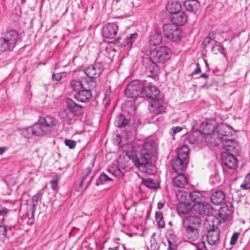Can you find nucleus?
Segmentation results:
<instances>
[{"label": "nucleus", "mask_w": 250, "mask_h": 250, "mask_svg": "<svg viewBox=\"0 0 250 250\" xmlns=\"http://www.w3.org/2000/svg\"><path fill=\"white\" fill-rule=\"evenodd\" d=\"M21 41V38L18 31L14 29L7 30L3 36L0 37V52L13 51Z\"/></svg>", "instance_id": "f257e3e1"}, {"label": "nucleus", "mask_w": 250, "mask_h": 250, "mask_svg": "<svg viewBox=\"0 0 250 250\" xmlns=\"http://www.w3.org/2000/svg\"><path fill=\"white\" fill-rule=\"evenodd\" d=\"M189 153V149L187 146H183L180 148L177 156L171 161V165L174 171L181 172L186 168Z\"/></svg>", "instance_id": "f03ea898"}, {"label": "nucleus", "mask_w": 250, "mask_h": 250, "mask_svg": "<svg viewBox=\"0 0 250 250\" xmlns=\"http://www.w3.org/2000/svg\"><path fill=\"white\" fill-rule=\"evenodd\" d=\"M152 146L149 143H145L143 148L133 157L135 166L138 167H146L151 159Z\"/></svg>", "instance_id": "7ed1b4c3"}, {"label": "nucleus", "mask_w": 250, "mask_h": 250, "mask_svg": "<svg viewBox=\"0 0 250 250\" xmlns=\"http://www.w3.org/2000/svg\"><path fill=\"white\" fill-rule=\"evenodd\" d=\"M170 49L164 46L156 47L150 53V57L154 61L159 63H165L170 58Z\"/></svg>", "instance_id": "20e7f679"}, {"label": "nucleus", "mask_w": 250, "mask_h": 250, "mask_svg": "<svg viewBox=\"0 0 250 250\" xmlns=\"http://www.w3.org/2000/svg\"><path fill=\"white\" fill-rule=\"evenodd\" d=\"M164 37L173 42H178L181 40L182 31L176 25L172 23L165 24L163 27Z\"/></svg>", "instance_id": "39448f33"}, {"label": "nucleus", "mask_w": 250, "mask_h": 250, "mask_svg": "<svg viewBox=\"0 0 250 250\" xmlns=\"http://www.w3.org/2000/svg\"><path fill=\"white\" fill-rule=\"evenodd\" d=\"M97 83L95 81L90 80L86 88H82L78 90L74 95L75 99L78 102L87 103L92 98V90L96 87Z\"/></svg>", "instance_id": "423d86ee"}, {"label": "nucleus", "mask_w": 250, "mask_h": 250, "mask_svg": "<svg viewBox=\"0 0 250 250\" xmlns=\"http://www.w3.org/2000/svg\"><path fill=\"white\" fill-rule=\"evenodd\" d=\"M143 83L138 80L131 82L125 90V96L128 98H136L142 95Z\"/></svg>", "instance_id": "0eeeda50"}, {"label": "nucleus", "mask_w": 250, "mask_h": 250, "mask_svg": "<svg viewBox=\"0 0 250 250\" xmlns=\"http://www.w3.org/2000/svg\"><path fill=\"white\" fill-rule=\"evenodd\" d=\"M221 131V130H220ZM228 135L225 133L219 132L218 139L222 143V147L224 149L231 152L237 153L239 150V146L238 144L232 139H227Z\"/></svg>", "instance_id": "6e6552de"}, {"label": "nucleus", "mask_w": 250, "mask_h": 250, "mask_svg": "<svg viewBox=\"0 0 250 250\" xmlns=\"http://www.w3.org/2000/svg\"><path fill=\"white\" fill-rule=\"evenodd\" d=\"M142 62L148 77H153L157 75L159 69L156 62L152 60L150 57H146L143 58Z\"/></svg>", "instance_id": "1a4fd4ad"}, {"label": "nucleus", "mask_w": 250, "mask_h": 250, "mask_svg": "<svg viewBox=\"0 0 250 250\" xmlns=\"http://www.w3.org/2000/svg\"><path fill=\"white\" fill-rule=\"evenodd\" d=\"M192 208L197 214L204 216L210 215L213 211L211 205L205 201L202 202L199 204H194L192 206Z\"/></svg>", "instance_id": "9d476101"}, {"label": "nucleus", "mask_w": 250, "mask_h": 250, "mask_svg": "<svg viewBox=\"0 0 250 250\" xmlns=\"http://www.w3.org/2000/svg\"><path fill=\"white\" fill-rule=\"evenodd\" d=\"M138 34L135 33L128 36L119 37L114 41V43L119 46L129 48L132 46Z\"/></svg>", "instance_id": "9b49d317"}, {"label": "nucleus", "mask_w": 250, "mask_h": 250, "mask_svg": "<svg viewBox=\"0 0 250 250\" xmlns=\"http://www.w3.org/2000/svg\"><path fill=\"white\" fill-rule=\"evenodd\" d=\"M148 109L150 112L155 114H159L165 111L166 106L164 100L161 98L152 99L148 106Z\"/></svg>", "instance_id": "f8f14e48"}, {"label": "nucleus", "mask_w": 250, "mask_h": 250, "mask_svg": "<svg viewBox=\"0 0 250 250\" xmlns=\"http://www.w3.org/2000/svg\"><path fill=\"white\" fill-rule=\"evenodd\" d=\"M118 29V26L116 23H107L103 27V36L105 38L112 39L117 35Z\"/></svg>", "instance_id": "ddd939ff"}, {"label": "nucleus", "mask_w": 250, "mask_h": 250, "mask_svg": "<svg viewBox=\"0 0 250 250\" xmlns=\"http://www.w3.org/2000/svg\"><path fill=\"white\" fill-rule=\"evenodd\" d=\"M142 96H146L150 99H154L158 98L160 94V91L155 86L149 84L144 86L143 84Z\"/></svg>", "instance_id": "4468645a"}, {"label": "nucleus", "mask_w": 250, "mask_h": 250, "mask_svg": "<svg viewBox=\"0 0 250 250\" xmlns=\"http://www.w3.org/2000/svg\"><path fill=\"white\" fill-rule=\"evenodd\" d=\"M103 68L101 64L95 63L85 68V74L89 78L88 80H93L98 78L103 71Z\"/></svg>", "instance_id": "2eb2a0df"}, {"label": "nucleus", "mask_w": 250, "mask_h": 250, "mask_svg": "<svg viewBox=\"0 0 250 250\" xmlns=\"http://www.w3.org/2000/svg\"><path fill=\"white\" fill-rule=\"evenodd\" d=\"M233 206L232 203L229 202L219 209L218 215L225 222L230 217L233 213Z\"/></svg>", "instance_id": "dca6fc26"}, {"label": "nucleus", "mask_w": 250, "mask_h": 250, "mask_svg": "<svg viewBox=\"0 0 250 250\" xmlns=\"http://www.w3.org/2000/svg\"><path fill=\"white\" fill-rule=\"evenodd\" d=\"M220 231L217 227L209 230L207 235L208 243L211 246H217L220 242Z\"/></svg>", "instance_id": "f3484780"}, {"label": "nucleus", "mask_w": 250, "mask_h": 250, "mask_svg": "<svg viewBox=\"0 0 250 250\" xmlns=\"http://www.w3.org/2000/svg\"><path fill=\"white\" fill-rule=\"evenodd\" d=\"M67 107L70 112L76 116L82 115L84 111V107L77 104L70 98L66 99Z\"/></svg>", "instance_id": "a211bd4d"}, {"label": "nucleus", "mask_w": 250, "mask_h": 250, "mask_svg": "<svg viewBox=\"0 0 250 250\" xmlns=\"http://www.w3.org/2000/svg\"><path fill=\"white\" fill-rule=\"evenodd\" d=\"M182 228L185 238L194 241L199 237L198 228L182 224Z\"/></svg>", "instance_id": "6ab92c4d"}, {"label": "nucleus", "mask_w": 250, "mask_h": 250, "mask_svg": "<svg viewBox=\"0 0 250 250\" xmlns=\"http://www.w3.org/2000/svg\"><path fill=\"white\" fill-rule=\"evenodd\" d=\"M202 224V220L198 215L191 213L187 216L182 222L183 225L199 228Z\"/></svg>", "instance_id": "aec40b11"}, {"label": "nucleus", "mask_w": 250, "mask_h": 250, "mask_svg": "<svg viewBox=\"0 0 250 250\" xmlns=\"http://www.w3.org/2000/svg\"><path fill=\"white\" fill-rule=\"evenodd\" d=\"M210 199L213 204L221 205L225 202L226 194L222 190H216L212 192Z\"/></svg>", "instance_id": "412c9836"}, {"label": "nucleus", "mask_w": 250, "mask_h": 250, "mask_svg": "<svg viewBox=\"0 0 250 250\" xmlns=\"http://www.w3.org/2000/svg\"><path fill=\"white\" fill-rule=\"evenodd\" d=\"M188 16L183 11H179L171 16V21L173 24L184 25L187 21Z\"/></svg>", "instance_id": "4be33fe9"}, {"label": "nucleus", "mask_w": 250, "mask_h": 250, "mask_svg": "<svg viewBox=\"0 0 250 250\" xmlns=\"http://www.w3.org/2000/svg\"><path fill=\"white\" fill-rule=\"evenodd\" d=\"M39 120L50 133L53 130V127L58 124V121L53 117L50 116L40 117Z\"/></svg>", "instance_id": "5701e85b"}, {"label": "nucleus", "mask_w": 250, "mask_h": 250, "mask_svg": "<svg viewBox=\"0 0 250 250\" xmlns=\"http://www.w3.org/2000/svg\"><path fill=\"white\" fill-rule=\"evenodd\" d=\"M90 80H87L85 78L82 79V80H72L71 81L70 86L74 91L77 92L82 88H86L87 85L89 84Z\"/></svg>", "instance_id": "b1692460"}, {"label": "nucleus", "mask_w": 250, "mask_h": 250, "mask_svg": "<svg viewBox=\"0 0 250 250\" xmlns=\"http://www.w3.org/2000/svg\"><path fill=\"white\" fill-rule=\"evenodd\" d=\"M163 36L160 28H156L152 32L149 36V43L151 45L156 46L162 43Z\"/></svg>", "instance_id": "393cba45"}, {"label": "nucleus", "mask_w": 250, "mask_h": 250, "mask_svg": "<svg viewBox=\"0 0 250 250\" xmlns=\"http://www.w3.org/2000/svg\"><path fill=\"white\" fill-rule=\"evenodd\" d=\"M192 206L188 202H180L177 206V210L180 216L188 214L191 210Z\"/></svg>", "instance_id": "a878e982"}, {"label": "nucleus", "mask_w": 250, "mask_h": 250, "mask_svg": "<svg viewBox=\"0 0 250 250\" xmlns=\"http://www.w3.org/2000/svg\"><path fill=\"white\" fill-rule=\"evenodd\" d=\"M223 164L230 169H234L237 167V161L232 154H228L224 156L222 159Z\"/></svg>", "instance_id": "bb28decb"}, {"label": "nucleus", "mask_w": 250, "mask_h": 250, "mask_svg": "<svg viewBox=\"0 0 250 250\" xmlns=\"http://www.w3.org/2000/svg\"><path fill=\"white\" fill-rule=\"evenodd\" d=\"M184 6L187 11L196 13L200 9L201 4L198 0H186Z\"/></svg>", "instance_id": "cd10ccee"}, {"label": "nucleus", "mask_w": 250, "mask_h": 250, "mask_svg": "<svg viewBox=\"0 0 250 250\" xmlns=\"http://www.w3.org/2000/svg\"><path fill=\"white\" fill-rule=\"evenodd\" d=\"M205 191H193L188 193L190 200L194 204H199L205 200Z\"/></svg>", "instance_id": "c85d7f7f"}, {"label": "nucleus", "mask_w": 250, "mask_h": 250, "mask_svg": "<svg viewBox=\"0 0 250 250\" xmlns=\"http://www.w3.org/2000/svg\"><path fill=\"white\" fill-rule=\"evenodd\" d=\"M33 126L34 129L35 136H42L50 133L39 120H38V122L35 124Z\"/></svg>", "instance_id": "c756f323"}, {"label": "nucleus", "mask_w": 250, "mask_h": 250, "mask_svg": "<svg viewBox=\"0 0 250 250\" xmlns=\"http://www.w3.org/2000/svg\"><path fill=\"white\" fill-rule=\"evenodd\" d=\"M187 184L188 180L184 174H180L173 178V184L175 187L184 188Z\"/></svg>", "instance_id": "7c9ffc66"}, {"label": "nucleus", "mask_w": 250, "mask_h": 250, "mask_svg": "<svg viewBox=\"0 0 250 250\" xmlns=\"http://www.w3.org/2000/svg\"><path fill=\"white\" fill-rule=\"evenodd\" d=\"M167 9L172 15L181 11L182 5L178 1H170L167 6Z\"/></svg>", "instance_id": "2f4dec72"}, {"label": "nucleus", "mask_w": 250, "mask_h": 250, "mask_svg": "<svg viewBox=\"0 0 250 250\" xmlns=\"http://www.w3.org/2000/svg\"><path fill=\"white\" fill-rule=\"evenodd\" d=\"M201 128L203 130L204 133L210 134L215 129L214 125L210 121L203 122L201 125Z\"/></svg>", "instance_id": "473e14b6"}, {"label": "nucleus", "mask_w": 250, "mask_h": 250, "mask_svg": "<svg viewBox=\"0 0 250 250\" xmlns=\"http://www.w3.org/2000/svg\"><path fill=\"white\" fill-rule=\"evenodd\" d=\"M129 122V120L124 115L121 114L117 117L114 122V124L116 126L121 128L128 125Z\"/></svg>", "instance_id": "72a5a7b5"}, {"label": "nucleus", "mask_w": 250, "mask_h": 250, "mask_svg": "<svg viewBox=\"0 0 250 250\" xmlns=\"http://www.w3.org/2000/svg\"><path fill=\"white\" fill-rule=\"evenodd\" d=\"M155 218L159 228L163 229L165 228V222L164 220L163 213L161 211H158L155 212Z\"/></svg>", "instance_id": "f704fd0d"}, {"label": "nucleus", "mask_w": 250, "mask_h": 250, "mask_svg": "<svg viewBox=\"0 0 250 250\" xmlns=\"http://www.w3.org/2000/svg\"><path fill=\"white\" fill-rule=\"evenodd\" d=\"M142 183L149 188H156L158 186L157 182L150 178L143 179Z\"/></svg>", "instance_id": "c9c22d12"}, {"label": "nucleus", "mask_w": 250, "mask_h": 250, "mask_svg": "<svg viewBox=\"0 0 250 250\" xmlns=\"http://www.w3.org/2000/svg\"><path fill=\"white\" fill-rule=\"evenodd\" d=\"M22 133V135L27 138H30L33 136H35V133L33 125L23 129Z\"/></svg>", "instance_id": "e433bc0d"}, {"label": "nucleus", "mask_w": 250, "mask_h": 250, "mask_svg": "<svg viewBox=\"0 0 250 250\" xmlns=\"http://www.w3.org/2000/svg\"><path fill=\"white\" fill-rule=\"evenodd\" d=\"M211 51L215 54L220 53L226 56V53L224 51V48L221 44H215L211 48Z\"/></svg>", "instance_id": "4c0bfd02"}, {"label": "nucleus", "mask_w": 250, "mask_h": 250, "mask_svg": "<svg viewBox=\"0 0 250 250\" xmlns=\"http://www.w3.org/2000/svg\"><path fill=\"white\" fill-rule=\"evenodd\" d=\"M59 116L63 121H68L71 119V113L66 109H62L59 113Z\"/></svg>", "instance_id": "58836bf2"}, {"label": "nucleus", "mask_w": 250, "mask_h": 250, "mask_svg": "<svg viewBox=\"0 0 250 250\" xmlns=\"http://www.w3.org/2000/svg\"><path fill=\"white\" fill-rule=\"evenodd\" d=\"M99 181H97L96 183V185L99 186L100 184H103L105 182L109 181L112 180L109 176H108L106 174H105L104 172L101 174L99 178Z\"/></svg>", "instance_id": "ea45409f"}, {"label": "nucleus", "mask_w": 250, "mask_h": 250, "mask_svg": "<svg viewBox=\"0 0 250 250\" xmlns=\"http://www.w3.org/2000/svg\"><path fill=\"white\" fill-rule=\"evenodd\" d=\"M43 194V191L41 190L37 194L34 195L32 198V203L38 205V201L42 200Z\"/></svg>", "instance_id": "a19ab883"}, {"label": "nucleus", "mask_w": 250, "mask_h": 250, "mask_svg": "<svg viewBox=\"0 0 250 250\" xmlns=\"http://www.w3.org/2000/svg\"><path fill=\"white\" fill-rule=\"evenodd\" d=\"M7 228L4 225H0V240L3 242L6 238Z\"/></svg>", "instance_id": "79ce46f5"}, {"label": "nucleus", "mask_w": 250, "mask_h": 250, "mask_svg": "<svg viewBox=\"0 0 250 250\" xmlns=\"http://www.w3.org/2000/svg\"><path fill=\"white\" fill-rule=\"evenodd\" d=\"M210 182L215 186H218L220 184V179L218 173L211 175L210 177Z\"/></svg>", "instance_id": "37998d69"}, {"label": "nucleus", "mask_w": 250, "mask_h": 250, "mask_svg": "<svg viewBox=\"0 0 250 250\" xmlns=\"http://www.w3.org/2000/svg\"><path fill=\"white\" fill-rule=\"evenodd\" d=\"M60 180V177L59 175H56V177L50 181V184L51 185V188L54 190H57L58 189V183Z\"/></svg>", "instance_id": "c03bdc74"}, {"label": "nucleus", "mask_w": 250, "mask_h": 250, "mask_svg": "<svg viewBox=\"0 0 250 250\" xmlns=\"http://www.w3.org/2000/svg\"><path fill=\"white\" fill-rule=\"evenodd\" d=\"M111 94V92L110 91H106L104 95V97L103 99V104L104 105L105 107H107L110 104V95Z\"/></svg>", "instance_id": "a18cd8bd"}, {"label": "nucleus", "mask_w": 250, "mask_h": 250, "mask_svg": "<svg viewBox=\"0 0 250 250\" xmlns=\"http://www.w3.org/2000/svg\"><path fill=\"white\" fill-rule=\"evenodd\" d=\"M65 145L70 149H74L76 146V142L74 140L66 139L64 140Z\"/></svg>", "instance_id": "49530a36"}, {"label": "nucleus", "mask_w": 250, "mask_h": 250, "mask_svg": "<svg viewBox=\"0 0 250 250\" xmlns=\"http://www.w3.org/2000/svg\"><path fill=\"white\" fill-rule=\"evenodd\" d=\"M91 171V168L89 167H87L83 172V176L82 179L81 183L80 184V187H82V185L83 184L84 181H85L86 177L89 175V173Z\"/></svg>", "instance_id": "de8ad7c7"}, {"label": "nucleus", "mask_w": 250, "mask_h": 250, "mask_svg": "<svg viewBox=\"0 0 250 250\" xmlns=\"http://www.w3.org/2000/svg\"><path fill=\"white\" fill-rule=\"evenodd\" d=\"M198 137L194 134L190 135L188 138L187 141L192 145L196 144L198 143Z\"/></svg>", "instance_id": "09e8293b"}, {"label": "nucleus", "mask_w": 250, "mask_h": 250, "mask_svg": "<svg viewBox=\"0 0 250 250\" xmlns=\"http://www.w3.org/2000/svg\"><path fill=\"white\" fill-rule=\"evenodd\" d=\"M250 179V174H248L245 178L244 183L242 184L241 186V187L244 189H250V185L249 184L247 183V181H249Z\"/></svg>", "instance_id": "8fccbe9b"}, {"label": "nucleus", "mask_w": 250, "mask_h": 250, "mask_svg": "<svg viewBox=\"0 0 250 250\" xmlns=\"http://www.w3.org/2000/svg\"><path fill=\"white\" fill-rule=\"evenodd\" d=\"M239 235H240V233L239 232H234L232 234V235L231 237V239H230V245H234L236 243L237 240L238 239V237L239 236Z\"/></svg>", "instance_id": "3c124183"}, {"label": "nucleus", "mask_w": 250, "mask_h": 250, "mask_svg": "<svg viewBox=\"0 0 250 250\" xmlns=\"http://www.w3.org/2000/svg\"><path fill=\"white\" fill-rule=\"evenodd\" d=\"M196 250H208L206 247L205 242L201 241L196 245Z\"/></svg>", "instance_id": "603ef678"}, {"label": "nucleus", "mask_w": 250, "mask_h": 250, "mask_svg": "<svg viewBox=\"0 0 250 250\" xmlns=\"http://www.w3.org/2000/svg\"><path fill=\"white\" fill-rule=\"evenodd\" d=\"M10 211V209H9L5 207L1 208H0V216H6L8 213Z\"/></svg>", "instance_id": "864d4df0"}, {"label": "nucleus", "mask_w": 250, "mask_h": 250, "mask_svg": "<svg viewBox=\"0 0 250 250\" xmlns=\"http://www.w3.org/2000/svg\"><path fill=\"white\" fill-rule=\"evenodd\" d=\"M113 174L119 177H122L123 176V173L118 167H116L115 169H114Z\"/></svg>", "instance_id": "5fc2aeb1"}, {"label": "nucleus", "mask_w": 250, "mask_h": 250, "mask_svg": "<svg viewBox=\"0 0 250 250\" xmlns=\"http://www.w3.org/2000/svg\"><path fill=\"white\" fill-rule=\"evenodd\" d=\"M168 250H176L177 245L173 244L170 240H168Z\"/></svg>", "instance_id": "6e6d98bb"}, {"label": "nucleus", "mask_w": 250, "mask_h": 250, "mask_svg": "<svg viewBox=\"0 0 250 250\" xmlns=\"http://www.w3.org/2000/svg\"><path fill=\"white\" fill-rule=\"evenodd\" d=\"M62 78V74L60 73L53 74L52 75V79L53 80L57 82L60 81Z\"/></svg>", "instance_id": "4d7b16f0"}, {"label": "nucleus", "mask_w": 250, "mask_h": 250, "mask_svg": "<svg viewBox=\"0 0 250 250\" xmlns=\"http://www.w3.org/2000/svg\"><path fill=\"white\" fill-rule=\"evenodd\" d=\"M182 129V128L179 126H176L174 127L171 128V133L172 135H174V134L179 132L181 131Z\"/></svg>", "instance_id": "13d9d810"}, {"label": "nucleus", "mask_w": 250, "mask_h": 250, "mask_svg": "<svg viewBox=\"0 0 250 250\" xmlns=\"http://www.w3.org/2000/svg\"><path fill=\"white\" fill-rule=\"evenodd\" d=\"M201 72V69L200 68V65L199 63H197V67L196 68L193 70V71L192 73V75H196L198 74H199Z\"/></svg>", "instance_id": "bf43d9fd"}, {"label": "nucleus", "mask_w": 250, "mask_h": 250, "mask_svg": "<svg viewBox=\"0 0 250 250\" xmlns=\"http://www.w3.org/2000/svg\"><path fill=\"white\" fill-rule=\"evenodd\" d=\"M216 33L214 31L210 32L208 33L207 37L208 39L213 40L215 37Z\"/></svg>", "instance_id": "052dcab7"}, {"label": "nucleus", "mask_w": 250, "mask_h": 250, "mask_svg": "<svg viewBox=\"0 0 250 250\" xmlns=\"http://www.w3.org/2000/svg\"><path fill=\"white\" fill-rule=\"evenodd\" d=\"M165 203V202L164 200L159 202L157 204V208L159 209H161L164 207Z\"/></svg>", "instance_id": "680f3d73"}, {"label": "nucleus", "mask_w": 250, "mask_h": 250, "mask_svg": "<svg viewBox=\"0 0 250 250\" xmlns=\"http://www.w3.org/2000/svg\"><path fill=\"white\" fill-rule=\"evenodd\" d=\"M212 40L210 39H208V37H207L203 41V44H204L205 46L209 44L211 41Z\"/></svg>", "instance_id": "e2e57ef3"}, {"label": "nucleus", "mask_w": 250, "mask_h": 250, "mask_svg": "<svg viewBox=\"0 0 250 250\" xmlns=\"http://www.w3.org/2000/svg\"><path fill=\"white\" fill-rule=\"evenodd\" d=\"M37 205H37V204H33L32 203V207L31 208L30 210H31V211L32 212L33 216L34 214V213H35L36 209V207L37 206Z\"/></svg>", "instance_id": "0e129e2a"}, {"label": "nucleus", "mask_w": 250, "mask_h": 250, "mask_svg": "<svg viewBox=\"0 0 250 250\" xmlns=\"http://www.w3.org/2000/svg\"><path fill=\"white\" fill-rule=\"evenodd\" d=\"M6 150V147H0V155H2Z\"/></svg>", "instance_id": "69168bd1"}, {"label": "nucleus", "mask_w": 250, "mask_h": 250, "mask_svg": "<svg viewBox=\"0 0 250 250\" xmlns=\"http://www.w3.org/2000/svg\"><path fill=\"white\" fill-rule=\"evenodd\" d=\"M201 77L204 79H207L208 77V75L206 73H204L201 75Z\"/></svg>", "instance_id": "338daca9"}, {"label": "nucleus", "mask_w": 250, "mask_h": 250, "mask_svg": "<svg viewBox=\"0 0 250 250\" xmlns=\"http://www.w3.org/2000/svg\"><path fill=\"white\" fill-rule=\"evenodd\" d=\"M210 86V84H208L207 83H206L204 84L203 85L202 87L205 88H208Z\"/></svg>", "instance_id": "774afa93"}]
</instances>
